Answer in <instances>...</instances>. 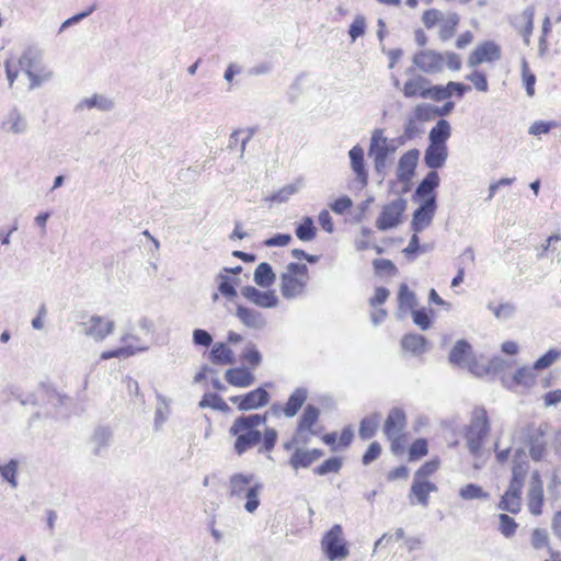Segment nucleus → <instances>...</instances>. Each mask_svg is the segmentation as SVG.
Returning a JSON list of instances; mask_svg holds the SVG:
<instances>
[{"label": "nucleus", "instance_id": "obj_1", "mask_svg": "<svg viewBox=\"0 0 561 561\" xmlns=\"http://www.w3.org/2000/svg\"><path fill=\"white\" fill-rule=\"evenodd\" d=\"M266 414H250L238 416L229 428L234 437L233 450L242 456L261 443L260 451L270 453L277 443V432L267 427L262 433L259 427L266 423Z\"/></svg>", "mask_w": 561, "mask_h": 561}, {"label": "nucleus", "instance_id": "obj_2", "mask_svg": "<svg viewBox=\"0 0 561 561\" xmlns=\"http://www.w3.org/2000/svg\"><path fill=\"white\" fill-rule=\"evenodd\" d=\"M528 469L529 465L526 454L516 449L512 460V479L508 489L503 494L499 503V507L501 510L507 511L512 514H516L520 511L522 489Z\"/></svg>", "mask_w": 561, "mask_h": 561}, {"label": "nucleus", "instance_id": "obj_3", "mask_svg": "<svg viewBox=\"0 0 561 561\" xmlns=\"http://www.w3.org/2000/svg\"><path fill=\"white\" fill-rule=\"evenodd\" d=\"M7 78L13 84L20 71H24L31 79V87L39 85L48 79L50 73L41 66L37 56L32 50H25L20 56H11L4 62Z\"/></svg>", "mask_w": 561, "mask_h": 561}, {"label": "nucleus", "instance_id": "obj_4", "mask_svg": "<svg viewBox=\"0 0 561 561\" xmlns=\"http://www.w3.org/2000/svg\"><path fill=\"white\" fill-rule=\"evenodd\" d=\"M461 64L460 56L454 51L442 54L433 49H423L413 56V65L425 73L442 72L445 66L451 71H458Z\"/></svg>", "mask_w": 561, "mask_h": 561}, {"label": "nucleus", "instance_id": "obj_5", "mask_svg": "<svg viewBox=\"0 0 561 561\" xmlns=\"http://www.w3.org/2000/svg\"><path fill=\"white\" fill-rule=\"evenodd\" d=\"M262 488L252 474L234 473L229 479V496L238 501L245 500L244 508L249 513L259 507Z\"/></svg>", "mask_w": 561, "mask_h": 561}, {"label": "nucleus", "instance_id": "obj_6", "mask_svg": "<svg viewBox=\"0 0 561 561\" xmlns=\"http://www.w3.org/2000/svg\"><path fill=\"white\" fill-rule=\"evenodd\" d=\"M309 280L306 264L289 263L280 276V293L285 298H295L305 293Z\"/></svg>", "mask_w": 561, "mask_h": 561}, {"label": "nucleus", "instance_id": "obj_7", "mask_svg": "<svg viewBox=\"0 0 561 561\" xmlns=\"http://www.w3.org/2000/svg\"><path fill=\"white\" fill-rule=\"evenodd\" d=\"M319 408L308 404L298 420V424L293 436V443L297 445H305L309 443L311 437L321 434L322 426L319 423Z\"/></svg>", "mask_w": 561, "mask_h": 561}, {"label": "nucleus", "instance_id": "obj_8", "mask_svg": "<svg viewBox=\"0 0 561 561\" xmlns=\"http://www.w3.org/2000/svg\"><path fill=\"white\" fill-rule=\"evenodd\" d=\"M537 370L533 365H520L512 374L503 376V387L515 392H529L537 385Z\"/></svg>", "mask_w": 561, "mask_h": 561}, {"label": "nucleus", "instance_id": "obj_9", "mask_svg": "<svg viewBox=\"0 0 561 561\" xmlns=\"http://www.w3.org/2000/svg\"><path fill=\"white\" fill-rule=\"evenodd\" d=\"M489 428L486 411L482 408L474 409L466 432L467 445L472 454H477L480 450Z\"/></svg>", "mask_w": 561, "mask_h": 561}, {"label": "nucleus", "instance_id": "obj_10", "mask_svg": "<svg viewBox=\"0 0 561 561\" xmlns=\"http://www.w3.org/2000/svg\"><path fill=\"white\" fill-rule=\"evenodd\" d=\"M407 204L403 197H396L386 203L376 219V227L385 231L401 225L405 219Z\"/></svg>", "mask_w": 561, "mask_h": 561}, {"label": "nucleus", "instance_id": "obj_11", "mask_svg": "<svg viewBox=\"0 0 561 561\" xmlns=\"http://www.w3.org/2000/svg\"><path fill=\"white\" fill-rule=\"evenodd\" d=\"M547 428L546 424L528 425L519 432V439L529 447V455L535 461L541 460L546 455Z\"/></svg>", "mask_w": 561, "mask_h": 561}, {"label": "nucleus", "instance_id": "obj_12", "mask_svg": "<svg viewBox=\"0 0 561 561\" xmlns=\"http://www.w3.org/2000/svg\"><path fill=\"white\" fill-rule=\"evenodd\" d=\"M393 140H389L382 129H375L370 137L368 149L369 157L374 160L375 168L380 170L385 167L387 158L396 151Z\"/></svg>", "mask_w": 561, "mask_h": 561}, {"label": "nucleus", "instance_id": "obj_13", "mask_svg": "<svg viewBox=\"0 0 561 561\" xmlns=\"http://www.w3.org/2000/svg\"><path fill=\"white\" fill-rule=\"evenodd\" d=\"M321 547L329 560L345 559L348 549L341 526L334 525L322 538Z\"/></svg>", "mask_w": 561, "mask_h": 561}, {"label": "nucleus", "instance_id": "obj_14", "mask_svg": "<svg viewBox=\"0 0 561 561\" xmlns=\"http://www.w3.org/2000/svg\"><path fill=\"white\" fill-rule=\"evenodd\" d=\"M83 333L94 341H103L110 336L115 329V322L103 316L93 314L81 322Z\"/></svg>", "mask_w": 561, "mask_h": 561}, {"label": "nucleus", "instance_id": "obj_15", "mask_svg": "<svg viewBox=\"0 0 561 561\" xmlns=\"http://www.w3.org/2000/svg\"><path fill=\"white\" fill-rule=\"evenodd\" d=\"M501 46L494 41H483L469 54L467 64L477 67L482 64H492L501 59Z\"/></svg>", "mask_w": 561, "mask_h": 561}, {"label": "nucleus", "instance_id": "obj_16", "mask_svg": "<svg viewBox=\"0 0 561 561\" xmlns=\"http://www.w3.org/2000/svg\"><path fill=\"white\" fill-rule=\"evenodd\" d=\"M405 426V414L401 409L394 408L390 411L386 423L385 433L392 440L391 449L396 454H400L403 449L400 443V433Z\"/></svg>", "mask_w": 561, "mask_h": 561}, {"label": "nucleus", "instance_id": "obj_17", "mask_svg": "<svg viewBox=\"0 0 561 561\" xmlns=\"http://www.w3.org/2000/svg\"><path fill=\"white\" fill-rule=\"evenodd\" d=\"M230 401L237 405L238 410L249 411L265 407L270 401V394L264 388L259 387L245 394L233 396Z\"/></svg>", "mask_w": 561, "mask_h": 561}, {"label": "nucleus", "instance_id": "obj_18", "mask_svg": "<svg viewBox=\"0 0 561 561\" xmlns=\"http://www.w3.org/2000/svg\"><path fill=\"white\" fill-rule=\"evenodd\" d=\"M420 158V151L416 149H412L407 151L399 159L397 176L403 183V190H409L410 181L414 174L417 161Z\"/></svg>", "mask_w": 561, "mask_h": 561}, {"label": "nucleus", "instance_id": "obj_19", "mask_svg": "<svg viewBox=\"0 0 561 561\" xmlns=\"http://www.w3.org/2000/svg\"><path fill=\"white\" fill-rule=\"evenodd\" d=\"M526 501L528 511L533 515L538 516L542 513L543 489L540 474L538 472H534L531 474Z\"/></svg>", "mask_w": 561, "mask_h": 561}, {"label": "nucleus", "instance_id": "obj_20", "mask_svg": "<svg viewBox=\"0 0 561 561\" xmlns=\"http://www.w3.org/2000/svg\"><path fill=\"white\" fill-rule=\"evenodd\" d=\"M469 90L470 87L465 85L463 83L450 81L446 85H434L428 88L427 95L428 99L442 101L450 98L451 95L462 98V95Z\"/></svg>", "mask_w": 561, "mask_h": 561}, {"label": "nucleus", "instance_id": "obj_21", "mask_svg": "<svg viewBox=\"0 0 561 561\" xmlns=\"http://www.w3.org/2000/svg\"><path fill=\"white\" fill-rule=\"evenodd\" d=\"M439 181L438 173L431 171L416 187L415 197L419 202L436 203L435 188L439 185Z\"/></svg>", "mask_w": 561, "mask_h": 561}, {"label": "nucleus", "instance_id": "obj_22", "mask_svg": "<svg viewBox=\"0 0 561 561\" xmlns=\"http://www.w3.org/2000/svg\"><path fill=\"white\" fill-rule=\"evenodd\" d=\"M436 203L420 202V206L415 209L412 218V228L415 232H420L427 228L435 215Z\"/></svg>", "mask_w": 561, "mask_h": 561}, {"label": "nucleus", "instance_id": "obj_23", "mask_svg": "<svg viewBox=\"0 0 561 561\" xmlns=\"http://www.w3.org/2000/svg\"><path fill=\"white\" fill-rule=\"evenodd\" d=\"M226 381L237 388H248L255 381L252 371L245 367L229 368L225 373Z\"/></svg>", "mask_w": 561, "mask_h": 561}, {"label": "nucleus", "instance_id": "obj_24", "mask_svg": "<svg viewBox=\"0 0 561 561\" xmlns=\"http://www.w3.org/2000/svg\"><path fill=\"white\" fill-rule=\"evenodd\" d=\"M306 400H307L306 389L297 388L289 396L287 402L282 408L274 405L273 410L277 414L278 409H280L285 416L294 417L298 413V411L301 409V407L304 405Z\"/></svg>", "mask_w": 561, "mask_h": 561}, {"label": "nucleus", "instance_id": "obj_25", "mask_svg": "<svg viewBox=\"0 0 561 561\" xmlns=\"http://www.w3.org/2000/svg\"><path fill=\"white\" fill-rule=\"evenodd\" d=\"M355 182L359 188L366 187L368 182V173L364 164V151L359 147H353V184Z\"/></svg>", "mask_w": 561, "mask_h": 561}, {"label": "nucleus", "instance_id": "obj_26", "mask_svg": "<svg viewBox=\"0 0 561 561\" xmlns=\"http://www.w3.org/2000/svg\"><path fill=\"white\" fill-rule=\"evenodd\" d=\"M323 456V451L318 448L305 450L297 449L290 457L289 463L294 469L307 468Z\"/></svg>", "mask_w": 561, "mask_h": 561}, {"label": "nucleus", "instance_id": "obj_27", "mask_svg": "<svg viewBox=\"0 0 561 561\" xmlns=\"http://www.w3.org/2000/svg\"><path fill=\"white\" fill-rule=\"evenodd\" d=\"M535 10L531 7L526 8L515 18V26L524 37L526 45L530 43V36L534 28Z\"/></svg>", "mask_w": 561, "mask_h": 561}, {"label": "nucleus", "instance_id": "obj_28", "mask_svg": "<svg viewBox=\"0 0 561 561\" xmlns=\"http://www.w3.org/2000/svg\"><path fill=\"white\" fill-rule=\"evenodd\" d=\"M233 351L222 342H217L213 345L209 353V360L215 365L226 366L234 363Z\"/></svg>", "mask_w": 561, "mask_h": 561}, {"label": "nucleus", "instance_id": "obj_29", "mask_svg": "<svg viewBox=\"0 0 561 561\" xmlns=\"http://www.w3.org/2000/svg\"><path fill=\"white\" fill-rule=\"evenodd\" d=\"M447 159V146L430 144L425 151L424 161L431 169L442 168Z\"/></svg>", "mask_w": 561, "mask_h": 561}, {"label": "nucleus", "instance_id": "obj_30", "mask_svg": "<svg viewBox=\"0 0 561 561\" xmlns=\"http://www.w3.org/2000/svg\"><path fill=\"white\" fill-rule=\"evenodd\" d=\"M472 353L471 345L465 340H459L449 353V360L457 366L463 367L466 362L472 356Z\"/></svg>", "mask_w": 561, "mask_h": 561}, {"label": "nucleus", "instance_id": "obj_31", "mask_svg": "<svg viewBox=\"0 0 561 561\" xmlns=\"http://www.w3.org/2000/svg\"><path fill=\"white\" fill-rule=\"evenodd\" d=\"M401 346L413 355H421L427 350V341L420 334H408L402 339Z\"/></svg>", "mask_w": 561, "mask_h": 561}, {"label": "nucleus", "instance_id": "obj_32", "mask_svg": "<svg viewBox=\"0 0 561 561\" xmlns=\"http://www.w3.org/2000/svg\"><path fill=\"white\" fill-rule=\"evenodd\" d=\"M435 491L436 485L434 483L414 478L411 492L412 495L416 499L417 503L424 506L427 505V499L430 493Z\"/></svg>", "mask_w": 561, "mask_h": 561}, {"label": "nucleus", "instance_id": "obj_33", "mask_svg": "<svg viewBox=\"0 0 561 561\" xmlns=\"http://www.w3.org/2000/svg\"><path fill=\"white\" fill-rule=\"evenodd\" d=\"M322 442L331 447L332 450H336L340 447H346L351 443V428L345 427L341 435L336 432L328 433L322 436Z\"/></svg>", "mask_w": 561, "mask_h": 561}, {"label": "nucleus", "instance_id": "obj_34", "mask_svg": "<svg viewBox=\"0 0 561 561\" xmlns=\"http://www.w3.org/2000/svg\"><path fill=\"white\" fill-rule=\"evenodd\" d=\"M463 368H467L472 375L478 377L489 375L488 358L483 355L472 353V356L466 362Z\"/></svg>", "mask_w": 561, "mask_h": 561}, {"label": "nucleus", "instance_id": "obj_35", "mask_svg": "<svg viewBox=\"0 0 561 561\" xmlns=\"http://www.w3.org/2000/svg\"><path fill=\"white\" fill-rule=\"evenodd\" d=\"M450 125L447 121L440 119L430 131V144L446 145L450 136Z\"/></svg>", "mask_w": 561, "mask_h": 561}, {"label": "nucleus", "instance_id": "obj_36", "mask_svg": "<svg viewBox=\"0 0 561 561\" xmlns=\"http://www.w3.org/2000/svg\"><path fill=\"white\" fill-rule=\"evenodd\" d=\"M458 24L459 16L456 13H449L448 15L444 16L438 25L439 38L444 42L450 39L455 35Z\"/></svg>", "mask_w": 561, "mask_h": 561}, {"label": "nucleus", "instance_id": "obj_37", "mask_svg": "<svg viewBox=\"0 0 561 561\" xmlns=\"http://www.w3.org/2000/svg\"><path fill=\"white\" fill-rule=\"evenodd\" d=\"M428 88H426V80L424 78H415L407 81L403 87V94L407 98L422 96L428 98Z\"/></svg>", "mask_w": 561, "mask_h": 561}, {"label": "nucleus", "instance_id": "obj_38", "mask_svg": "<svg viewBox=\"0 0 561 561\" xmlns=\"http://www.w3.org/2000/svg\"><path fill=\"white\" fill-rule=\"evenodd\" d=\"M296 237L304 242L312 241L317 236V228L310 217H304L296 227Z\"/></svg>", "mask_w": 561, "mask_h": 561}, {"label": "nucleus", "instance_id": "obj_39", "mask_svg": "<svg viewBox=\"0 0 561 561\" xmlns=\"http://www.w3.org/2000/svg\"><path fill=\"white\" fill-rule=\"evenodd\" d=\"M561 358V350L559 348H549L545 354L539 356L534 363L533 366L537 371L548 369L553 364H556Z\"/></svg>", "mask_w": 561, "mask_h": 561}, {"label": "nucleus", "instance_id": "obj_40", "mask_svg": "<svg viewBox=\"0 0 561 561\" xmlns=\"http://www.w3.org/2000/svg\"><path fill=\"white\" fill-rule=\"evenodd\" d=\"M488 309L493 313V316L501 321H506L512 319L516 313V306L512 302H502V304H493L490 302L488 305Z\"/></svg>", "mask_w": 561, "mask_h": 561}, {"label": "nucleus", "instance_id": "obj_41", "mask_svg": "<svg viewBox=\"0 0 561 561\" xmlns=\"http://www.w3.org/2000/svg\"><path fill=\"white\" fill-rule=\"evenodd\" d=\"M199 407L201 408H210L213 410H217V411L225 412V413L230 411V407L217 393L204 394L202 400L199 401Z\"/></svg>", "mask_w": 561, "mask_h": 561}, {"label": "nucleus", "instance_id": "obj_42", "mask_svg": "<svg viewBox=\"0 0 561 561\" xmlns=\"http://www.w3.org/2000/svg\"><path fill=\"white\" fill-rule=\"evenodd\" d=\"M275 274L272 267L267 263H261L257 265L254 272V280L259 286L267 287L273 284Z\"/></svg>", "mask_w": 561, "mask_h": 561}, {"label": "nucleus", "instance_id": "obj_43", "mask_svg": "<svg viewBox=\"0 0 561 561\" xmlns=\"http://www.w3.org/2000/svg\"><path fill=\"white\" fill-rule=\"evenodd\" d=\"M380 423V416L378 414H370L366 416L359 426V436L364 439L370 438Z\"/></svg>", "mask_w": 561, "mask_h": 561}, {"label": "nucleus", "instance_id": "obj_44", "mask_svg": "<svg viewBox=\"0 0 561 561\" xmlns=\"http://www.w3.org/2000/svg\"><path fill=\"white\" fill-rule=\"evenodd\" d=\"M241 360L244 365L248 366V369L251 370L255 369L261 365L262 356L254 345H250L243 351L241 355Z\"/></svg>", "mask_w": 561, "mask_h": 561}, {"label": "nucleus", "instance_id": "obj_45", "mask_svg": "<svg viewBox=\"0 0 561 561\" xmlns=\"http://www.w3.org/2000/svg\"><path fill=\"white\" fill-rule=\"evenodd\" d=\"M459 495L463 500L489 499V493L485 492L480 485L473 483H469L462 486L459 490Z\"/></svg>", "mask_w": 561, "mask_h": 561}, {"label": "nucleus", "instance_id": "obj_46", "mask_svg": "<svg viewBox=\"0 0 561 561\" xmlns=\"http://www.w3.org/2000/svg\"><path fill=\"white\" fill-rule=\"evenodd\" d=\"M399 308L403 310H412L416 306L415 295L408 288L405 284H402L399 289Z\"/></svg>", "mask_w": 561, "mask_h": 561}, {"label": "nucleus", "instance_id": "obj_47", "mask_svg": "<svg viewBox=\"0 0 561 561\" xmlns=\"http://www.w3.org/2000/svg\"><path fill=\"white\" fill-rule=\"evenodd\" d=\"M237 316L247 327L256 328L260 324V314L249 308L239 306L237 308Z\"/></svg>", "mask_w": 561, "mask_h": 561}, {"label": "nucleus", "instance_id": "obj_48", "mask_svg": "<svg viewBox=\"0 0 561 561\" xmlns=\"http://www.w3.org/2000/svg\"><path fill=\"white\" fill-rule=\"evenodd\" d=\"M413 322L421 329L427 330L432 324L433 311H427L424 308L414 310L412 312Z\"/></svg>", "mask_w": 561, "mask_h": 561}, {"label": "nucleus", "instance_id": "obj_49", "mask_svg": "<svg viewBox=\"0 0 561 561\" xmlns=\"http://www.w3.org/2000/svg\"><path fill=\"white\" fill-rule=\"evenodd\" d=\"M136 353V348L134 346H122L117 347L115 350L104 351L101 353L100 358L103 360L110 359V358H127L129 356H133Z\"/></svg>", "mask_w": 561, "mask_h": 561}, {"label": "nucleus", "instance_id": "obj_50", "mask_svg": "<svg viewBox=\"0 0 561 561\" xmlns=\"http://www.w3.org/2000/svg\"><path fill=\"white\" fill-rule=\"evenodd\" d=\"M342 462L339 457H332L324 460L320 466L314 468V473L324 476L332 472H337L341 469Z\"/></svg>", "mask_w": 561, "mask_h": 561}, {"label": "nucleus", "instance_id": "obj_51", "mask_svg": "<svg viewBox=\"0 0 561 561\" xmlns=\"http://www.w3.org/2000/svg\"><path fill=\"white\" fill-rule=\"evenodd\" d=\"M16 472H18V461L10 460L5 465H0V474L4 480H7L12 486H16Z\"/></svg>", "mask_w": 561, "mask_h": 561}, {"label": "nucleus", "instance_id": "obj_52", "mask_svg": "<svg viewBox=\"0 0 561 561\" xmlns=\"http://www.w3.org/2000/svg\"><path fill=\"white\" fill-rule=\"evenodd\" d=\"M252 300L265 308L274 307L277 304V298L273 293H260L256 289H252Z\"/></svg>", "mask_w": 561, "mask_h": 561}, {"label": "nucleus", "instance_id": "obj_53", "mask_svg": "<svg viewBox=\"0 0 561 561\" xmlns=\"http://www.w3.org/2000/svg\"><path fill=\"white\" fill-rule=\"evenodd\" d=\"M499 520V529L501 534L506 538H511L517 529V524L515 520L506 514H500Z\"/></svg>", "mask_w": 561, "mask_h": 561}, {"label": "nucleus", "instance_id": "obj_54", "mask_svg": "<svg viewBox=\"0 0 561 561\" xmlns=\"http://www.w3.org/2000/svg\"><path fill=\"white\" fill-rule=\"evenodd\" d=\"M522 77L528 96H533L535 94L536 78L534 73L530 72L526 60L522 61Z\"/></svg>", "mask_w": 561, "mask_h": 561}, {"label": "nucleus", "instance_id": "obj_55", "mask_svg": "<svg viewBox=\"0 0 561 561\" xmlns=\"http://www.w3.org/2000/svg\"><path fill=\"white\" fill-rule=\"evenodd\" d=\"M558 127V123L554 121H536L529 127V134L534 136H540L548 134L551 129Z\"/></svg>", "mask_w": 561, "mask_h": 561}, {"label": "nucleus", "instance_id": "obj_56", "mask_svg": "<svg viewBox=\"0 0 561 561\" xmlns=\"http://www.w3.org/2000/svg\"><path fill=\"white\" fill-rule=\"evenodd\" d=\"M443 19V13L436 9H428L422 15V22L426 28H433L434 26L439 25Z\"/></svg>", "mask_w": 561, "mask_h": 561}, {"label": "nucleus", "instance_id": "obj_57", "mask_svg": "<svg viewBox=\"0 0 561 561\" xmlns=\"http://www.w3.org/2000/svg\"><path fill=\"white\" fill-rule=\"evenodd\" d=\"M467 80H469L476 90L480 92H486L489 89V83L486 80V77L481 71H473L468 77Z\"/></svg>", "mask_w": 561, "mask_h": 561}, {"label": "nucleus", "instance_id": "obj_58", "mask_svg": "<svg viewBox=\"0 0 561 561\" xmlns=\"http://www.w3.org/2000/svg\"><path fill=\"white\" fill-rule=\"evenodd\" d=\"M427 454V443L425 439L415 440L409 449L410 460H417Z\"/></svg>", "mask_w": 561, "mask_h": 561}, {"label": "nucleus", "instance_id": "obj_59", "mask_svg": "<svg viewBox=\"0 0 561 561\" xmlns=\"http://www.w3.org/2000/svg\"><path fill=\"white\" fill-rule=\"evenodd\" d=\"M439 467V460L437 458L426 461L416 472V479L423 480L425 477L433 474Z\"/></svg>", "mask_w": 561, "mask_h": 561}, {"label": "nucleus", "instance_id": "obj_60", "mask_svg": "<svg viewBox=\"0 0 561 561\" xmlns=\"http://www.w3.org/2000/svg\"><path fill=\"white\" fill-rule=\"evenodd\" d=\"M500 351L506 356L515 357L520 353V345L517 341L505 340L501 343Z\"/></svg>", "mask_w": 561, "mask_h": 561}, {"label": "nucleus", "instance_id": "obj_61", "mask_svg": "<svg viewBox=\"0 0 561 561\" xmlns=\"http://www.w3.org/2000/svg\"><path fill=\"white\" fill-rule=\"evenodd\" d=\"M531 545L535 549H541L548 546V535L546 530L535 529L531 534Z\"/></svg>", "mask_w": 561, "mask_h": 561}, {"label": "nucleus", "instance_id": "obj_62", "mask_svg": "<svg viewBox=\"0 0 561 561\" xmlns=\"http://www.w3.org/2000/svg\"><path fill=\"white\" fill-rule=\"evenodd\" d=\"M374 267L379 274L391 275L396 273V266L389 260L379 259L374 261Z\"/></svg>", "mask_w": 561, "mask_h": 561}, {"label": "nucleus", "instance_id": "obj_63", "mask_svg": "<svg viewBox=\"0 0 561 561\" xmlns=\"http://www.w3.org/2000/svg\"><path fill=\"white\" fill-rule=\"evenodd\" d=\"M488 364H489V375L503 371L504 369H506L508 367L507 362L500 356H493L492 358H488Z\"/></svg>", "mask_w": 561, "mask_h": 561}, {"label": "nucleus", "instance_id": "obj_64", "mask_svg": "<svg viewBox=\"0 0 561 561\" xmlns=\"http://www.w3.org/2000/svg\"><path fill=\"white\" fill-rule=\"evenodd\" d=\"M543 403L547 408L556 407L561 403V389H556L547 392L542 397Z\"/></svg>", "mask_w": 561, "mask_h": 561}]
</instances>
